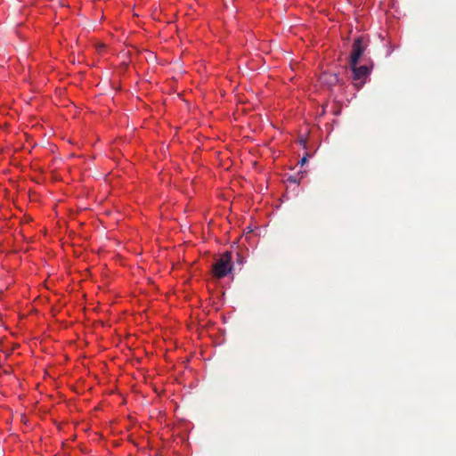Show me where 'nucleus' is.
Returning a JSON list of instances; mask_svg holds the SVG:
<instances>
[{
	"mask_svg": "<svg viewBox=\"0 0 456 456\" xmlns=\"http://www.w3.org/2000/svg\"><path fill=\"white\" fill-rule=\"evenodd\" d=\"M228 275V251H224L222 256L212 265L211 280L217 286L221 279Z\"/></svg>",
	"mask_w": 456,
	"mask_h": 456,
	"instance_id": "1",
	"label": "nucleus"
},
{
	"mask_svg": "<svg viewBox=\"0 0 456 456\" xmlns=\"http://www.w3.org/2000/svg\"><path fill=\"white\" fill-rule=\"evenodd\" d=\"M367 47V44L364 43V40L362 37H357L352 45V53L350 55V66L357 65L360 58L363 54L365 49Z\"/></svg>",
	"mask_w": 456,
	"mask_h": 456,
	"instance_id": "2",
	"label": "nucleus"
},
{
	"mask_svg": "<svg viewBox=\"0 0 456 456\" xmlns=\"http://www.w3.org/2000/svg\"><path fill=\"white\" fill-rule=\"evenodd\" d=\"M353 71V79L354 81L362 80L360 86L364 83L365 78L370 74L371 67L362 65L357 67V65L350 66Z\"/></svg>",
	"mask_w": 456,
	"mask_h": 456,
	"instance_id": "3",
	"label": "nucleus"
},
{
	"mask_svg": "<svg viewBox=\"0 0 456 456\" xmlns=\"http://www.w3.org/2000/svg\"><path fill=\"white\" fill-rule=\"evenodd\" d=\"M217 297H220V300L223 302V304L225 301V290L223 286H221L218 290L216 291Z\"/></svg>",
	"mask_w": 456,
	"mask_h": 456,
	"instance_id": "4",
	"label": "nucleus"
},
{
	"mask_svg": "<svg viewBox=\"0 0 456 456\" xmlns=\"http://www.w3.org/2000/svg\"><path fill=\"white\" fill-rule=\"evenodd\" d=\"M337 81H338V77H337V75H335V74L330 75V84H333V83H336Z\"/></svg>",
	"mask_w": 456,
	"mask_h": 456,
	"instance_id": "5",
	"label": "nucleus"
},
{
	"mask_svg": "<svg viewBox=\"0 0 456 456\" xmlns=\"http://www.w3.org/2000/svg\"><path fill=\"white\" fill-rule=\"evenodd\" d=\"M307 160V155H305V157H303L300 160V165L303 166L305 165V163L306 162Z\"/></svg>",
	"mask_w": 456,
	"mask_h": 456,
	"instance_id": "6",
	"label": "nucleus"
},
{
	"mask_svg": "<svg viewBox=\"0 0 456 456\" xmlns=\"http://www.w3.org/2000/svg\"><path fill=\"white\" fill-rule=\"evenodd\" d=\"M289 181H290V182H292V183H297V180H296V179H294V178H292V177H289Z\"/></svg>",
	"mask_w": 456,
	"mask_h": 456,
	"instance_id": "7",
	"label": "nucleus"
},
{
	"mask_svg": "<svg viewBox=\"0 0 456 456\" xmlns=\"http://www.w3.org/2000/svg\"><path fill=\"white\" fill-rule=\"evenodd\" d=\"M221 318H222V320L224 321V322H225V316H224V314H221Z\"/></svg>",
	"mask_w": 456,
	"mask_h": 456,
	"instance_id": "8",
	"label": "nucleus"
},
{
	"mask_svg": "<svg viewBox=\"0 0 456 456\" xmlns=\"http://www.w3.org/2000/svg\"><path fill=\"white\" fill-rule=\"evenodd\" d=\"M229 270H230V274H231V273H232V264H231V263H230Z\"/></svg>",
	"mask_w": 456,
	"mask_h": 456,
	"instance_id": "9",
	"label": "nucleus"
}]
</instances>
